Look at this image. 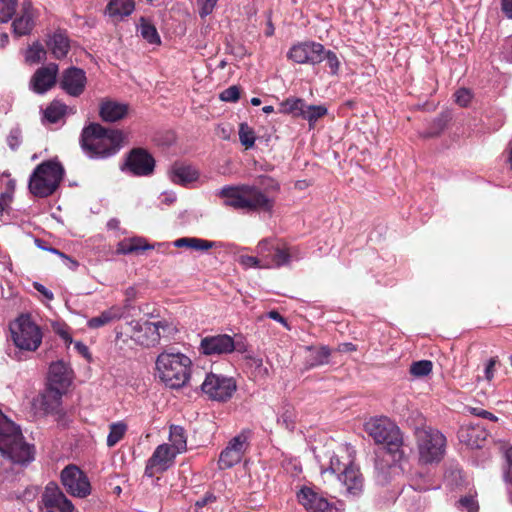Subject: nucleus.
I'll use <instances>...</instances> for the list:
<instances>
[{"label": "nucleus", "instance_id": "obj_1", "mask_svg": "<svg viewBox=\"0 0 512 512\" xmlns=\"http://www.w3.org/2000/svg\"><path fill=\"white\" fill-rule=\"evenodd\" d=\"M177 324L174 321L161 319L156 322L148 320H131L116 327V339L126 343L132 340L134 344L152 348L160 343V339L172 338L178 333Z\"/></svg>", "mask_w": 512, "mask_h": 512}, {"label": "nucleus", "instance_id": "obj_2", "mask_svg": "<svg viewBox=\"0 0 512 512\" xmlns=\"http://www.w3.org/2000/svg\"><path fill=\"white\" fill-rule=\"evenodd\" d=\"M125 135L119 129L105 128L99 123L86 125L80 135L83 152L92 159H105L123 147Z\"/></svg>", "mask_w": 512, "mask_h": 512}, {"label": "nucleus", "instance_id": "obj_3", "mask_svg": "<svg viewBox=\"0 0 512 512\" xmlns=\"http://www.w3.org/2000/svg\"><path fill=\"white\" fill-rule=\"evenodd\" d=\"M218 195L224 199L225 206L236 210L272 213L275 206V199L256 185L224 186Z\"/></svg>", "mask_w": 512, "mask_h": 512}, {"label": "nucleus", "instance_id": "obj_4", "mask_svg": "<svg viewBox=\"0 0 512 512\" xmlns=\"http://www.w3.org/2000/svg\"><path fill=\"white\" fill-rule=\"evenodd\" d=\"M0 452L13 463L25 465L34 460L35 448L25 442L21 429L0 410Z\"/></svg>", "mask_w": 512, "mask_h": 512}, {"label": "nucleus", "instance_id": "obj_5", "mask_svg": "<svg viewBox=\"0 0 512 512\" xmlns=\"http://www.w3.org/2000/svg\"><path fill=\"white\" fill-rule=\"evenodd\" d=\"M155 365L159 379L169 388H181L190 379L192 361L181 352L164 351L157 356Z\"/></svg>", "mask_w": 512, "mask_h": 512}, {"label": "nucleus", "instance_id": "obj_6", "mask_svg": "<svg viewBox=\"0 0 512 512\" xmlns=\"http://www.w3.org/2000/svg\"><path fill=\"white\" fill-rule=\"evenodd\" d=\"M365 431L376 444L383 446L391 456L392 462H398L403 458V435L389 418H371L365 423Z\"/></svg>", "mask_w": 512, "mask_h": 512}, {"label": "nucleus", "instance_id": "obj_7", "mask_svg": "<svg viewBox=\"0 0 512 512\" xmlns=\"http://www.w3.org/2000/svg\"><path fill=\"white\" fill-rule=\"evenodd\" d=\"M64 173V167L56 160L40 163L30 175L28 183L30 193L38 198L51 196L59 188Z\"/></svg>", "mask_w": 512, "mask_h": 512}, {"label": "nucleus", "instance_id": "obj_8", "mask_svg": "<svg viewBox=\"0 0 512 512\" xmlns=\"http://www.w3.org/2000/svg\"><path fill=\"white\" fill-rule=\"evenodd\" d=\"M14 345L22 351L35 352L42 344L43 333L30 314H21L10 324Z\"/></svg>", "mask_w": 512, "mask_h": 512}, {"label": "nucleus", "instance_id": "obj_9", "mask_svg": "<svg viewBox=\"0 0 512 512\" xmlns=\"http://www.w3.org/2000/svg\"><path fill=\"white\" fill-rule=\"evenodd\" d=\"M419 461L423 464L438 463L445 453L446 438L431 427L417 428L415 431Z\"/></svg>", "mask_w": 512, "mask_h": 512}, {"label": "nucleus", "instance_id": "obj_10", "mask_svg": "<svg viewBox=\"0 0 512 512\" xmlns=\"http://www.w3.org/2000/svg\"><path fill=\"white\" fill-rule=\"evenodd\" d=\"M40 512H76L72 502L55 482H49L41 494Z\"/></svg>", "mask_w": 512, "mask_h": 512}, {"label": "nucleus", "instance_id": "obj_11", "mask_svg": "<svg viewBox=\"0 0 512 512\" xmlns=\"http://www.w3.org/2000/svg\"><path fill=\"white\" fill-rule=\"evenodd\" d=\"M236 382L231 377L210 373L207 374L201 389L210 399L225 402L236 391Z\"/></svg>", "mask_w": 512, "mask_h": 512}, {"label": "nucleus", "instance_id": "obj_12", "mask_svg": "<svg viewBox=\"0 0 512 512\" xmlns=\"http://www.w3.org/2000/svg\"><path fill=\"white\" fill-rule=\"evenodd\" d=\"M61 483L68 494L85 498L91 493V485L86 474L75 465L66 466L60 474Z\"/></svg>", "mask_w": 512, "mask_h": 512}, {"label": "nucleus", "instance_id": "obj_13", "mask_svg": "<svg viewBox=\"0 0 512 512\" xmlns=\"http://www.w3.org/2000/svg\"><path fill=\"white\" fill-rule=\"evenodd\" d=\"M155 159L144 148H133L126 156L122 170L129 171L134 176H148L154 172Z\"/></svg>", "mask_w": 512, "mask_h": 512}, {"label": "nucleus", "instance_id": "obj_14", "mask_svg": "<svg viewBox=\"0 0 512 512\" xmlns=\"http://www.w3.org/2000/svg\"><path fill=\"white\" fill-rule=\"evenodd\" d=\"M323 44L315 41H304L294 44L287 53V58L297 64L317 65L321 63Z\"/></svg>", "mask_w": 512, "mask_h": 512}, {"label": "nucleus", "instance_id": "obj_15", "mask_svg": "<svg viewBox=\"0 0 512 512\" xmlns=\"http://www.w3.org/2000/svg\"><path fill=\"white\" fill-rule=\"evenodd\" d=\"M247 447L248 437L244 432L233 437L219 455V469H230L240 463Z\"/></svg>", "mask_w": 512, "mask_h": 512}, {"label": "nucleus", "instance_id": "obj_16", "mask_svg": "<svg viewBox=\"0 0 512 512\" xmlns=\"http://www.w3.org/2000/svg\"><path fill=\"white\" fill-rule=\"evenodd\" d=\"M296 499L308 512H339L334 503L308 486H302L297 491Z\"/></svg>", "mask_w": 512, "mask_h": 512}, {"label": "nucleus", "instance_id": "obj_17", "mask_svg": "<svg viewBox=\"0 0 512 512\" xmlns=\"http://www.w3.org/2000/svg\"><path fill=\"white\" fill-rule=\"evenodd\" d=\"M176 452L172 451L168 444H161L156 447L152 456L148 459L145 467V475L153 477L156 473L166 471L176 456Z\"/></svg>", "mask_w": 512, "mask_h": 512}, {"label": "nucleus", "instance_id": "obj_18", "mask_svg": "<svg viewBox=\"0 0 512 512\" xmlns=\"http://www.w3.org/2000/svg\"><path fill=\"white\" fill-rule=\"evenodd\" d=\"M338 479L345 487V493L348 496H359L364 490V477L360 468L349 461L345 469L338 474Z\"/></svg>", "mask_w": 512, "mask_h": 512}, {"label": "nucleus", "instance_id": "obj_19", "mask_svg": "<svg viewBox=\"0 0 512 512\" xmlns=\"http://www.w3.org/2000/svg\"><path fill=\"white\" fill-rule=\"evenodd\" d=\"M86 74L83 69L70 67L62 72L60 87L70 96H80L86 87Z\"/></svg>", "mask_w": 512, "mask_h": 512}, {"label": "nucleus", "instance_id": "obj_20", "mask_svg": "<svg viewBox=\"0 0 512 512\" xmlns=\"http://www.w3.org/2000/svg\"><path fill=\"white\" fill-rule=\"evenodd\" d=\"M233 348V337L227 334L206 336L200 342V351L209 356L230 354Z\"/></svg>", "mask_w": 512, "mask_h": 512}, {"label": "nucleus", "instance_id": "obj_21", "mask_svg": "<svg viewBox=\"0 0 512 512\" xmlns=\"http://www.w3.org/2000/svg\"><path fill=\"white\" fill-rule=\"evenodd\" d=\"M57 74L58 65L55 63L38 68L30 81L32 90L38 94L47 92L56 84Z\"/></svg>", "mask_w": 512, "mask_h": 512}, {"label": "nucleus", "instance_id": "obj_22", "mask_svg": "<svg viewBox=\"0 0 512 512\" xmlns=\"http://www.w3.org/2000/svg\"><path fill=\"white\" fill-rule=\"evenodd\" d=\"M34 19L35 14L32 3L28 0H24L21 4L20 13L12 22L13 33L15 36L20 37L30 34L35 25Z\"/></svg>", "mask_w": 512, "mask_h": 512}, {"label": "nucleus", "instance_id": "obj_23", "mask_svg": "<svg viewBox=\"0 0 512 512\" xmlns=\"http://www.w3.org/2000/svg\"><path fill=\"white\" fill-rule=\"evenodd\" d=\"M129 105L111 99H104L100 103L99 116L104 122H116L126 117Z\"/></svg>", "mask_w": 512, "mask_h": 512}, {"label": "nucleus", "instance_id": "obj_24", "mask_svg": "<svg viewBox=\"0 0 512 512\" xmlns=\"http://www.w3.org/2000/svg\"><path fill=\"white\" fill-rule=\"evenodd\" d=\"M306 356L304 360V368L310 370L329 363L332 350L326 346H306Z\"/></svg>", "mask_w": 512, "mask_h": 512}, {"label": "nucleus", "instance_id": "obj_25", "mask_svg": "<svg viewBox=\"0 0 512 512\" xmlns=\"http://www.w3.org/2000/svg\"><path fill=\"white\" fill-rule=\"evenodd\" d=\"M488 433L478 424L462 427L459 430V439L472 448H480L484 444Z\"/></svg>", "mask_w": 512, "mask_h": 512}, {"label": "nucleus", "instance_id": "obj_26", "mask_svg": "<svg viewBox=\"0 0 512 512\" xmlns=\"http://www.w3.org/2000/svg\"><path fill=\"white\" fill-rule=\"evenodd\" d=\"M48 385L60 389H67L70 385L69 368L63 361H56L50 365Z\"/></svg>", "mask_w": 512, "mask_h": 512}, {"label": "nucleus", "instance_id": "obj_27", "mask_svg": "<svg viewBox=\"0 0 512 512\" xmlns=\"http://www.w3.org/2000/svg\"><path fill=\"white\" fill-rule=\"evenodd\" d=\"M134 9V0H110L106 6L105 13L114 22H119L131 15Z\"/></svg>", "mask_w": 512, "mask_h": 512}, {"label": "nucleus", "instance_id": "obj_28", "mask_svg": "<svg viewBox=\"0 0 512 512\" xmlns=\"http://www.w3.org/2000/svg\"><path fill=\"white\" fill-rule=\"evenodd\" d=\"M198 176V171L191 165L175 163L171 169V180L175 184L186 185L196 181Z\"/></svg>", "mask_w": 512, "mask_h": 512}, {"label": "nucleus", "instance_id": "obj_29", "mask_svg": "<svg viewBox=\"0 0 512 512\" xmlns=\"http://www.w3.org/2000/svg\"><path fill=\"white\" fill-rule=\"evenodd\" d=\"M66 389L48 385L42 397V406L47 413H58L61 407L62 396Z\"/></svg>", "mask_w": 512, "mask_h": 512}, {"label": "nucleus", "instance_id": "obj_30", "mask_svg": "<svg viewBox=\"0 0 512 512\" xmlns=\"http://www.w3.org/2000/svg\"><path fill=\"white\" fill-rule=\"evenodd\" d=\"M123 315V309L119 306H112L100 313V315L92 317L88 320L87 326L90 329H98L115 320H118Z\"/></svg>", "mask_w": 512, "mask_h": 512}, {"label": "nucleus", "instance_id": "obj_31", "mask_svg": "<svg viewBox=\"0 0 512 512\" xmlns=\"http://www.w3.org/2000/svg\"><path fill=\"white\" fill-rule=\"evenodd\" d=\"M47 46L53 56L57 59L66 57L70 50V42L63 32L54 33L48 40Z\"/></svg>", "mask_w": 512, "mask_h": 512}, {"label": "nucleus", "instance_id": "obj_32", "mask_svg": "<svg viewBox=\"0 0 512 512\" xmlns=\"http://www.w3.org/2000/svg\"><path fill=\"white\" fill-rule=\"evenodd\" d=\"M154 248L153 245L147 243L145 238L142 237H133L129 239H124L117 244L116 253L117 254H132L138 253L140 251L148 250Z\"/></svg>", "mask_w": 512, "mask_h": 512}, {"label": "nucleus", "instance_id": "obj_33", "mask_svg": "<svg viewBox=\"0 0 512 512\" xmlns=\"http://www.w3.org/2000/svg\"><path fill=\"white\" fill-rule=\"evenodd\" d=\"M291 262V253L286 244L280 245L278 242L272 252L270 259L266 261V268H280L289 265Z\"/></svg>", "mask_w": 512, "mask_h": 512}, {"label": "nucleus", "instance_id": "obj_34", "mask_svg": "<svg viewBox=\"0 0 512 512\" xmlns=\"http://www.w3.org/2000/svg\"><path fill=\"white\" fill-rule=\"evenodd\" d=\"M177 248H189L196 251H207L214 247L213 241L196 238V237H182L173 242Z\"/></svg>", "mask_w": 512, "mask_h": 512}, {"label": "nucleus", "instance_id": "obj_35", "mask_svg": "<svg viewBox=\"0 0 512 512\" xmlns=\"http://www.w3.org/2000/svg\"><path fill=\"white\" fill-rule=\"evenodd\" d=\"M66 112L67 105L58 100H53L43 111V116L49 123L54 124L59 122L66 115Z\"/></svg>", "mask_w": 512, "mask_h": 512}, {"label": "nucleus", "instance_id": "obj_36", "mask_svg": "<svg viewBox=\"0 0 512 512\" xmlns=\"http://www.w3.org/2000/svg\"><path fill=\"white\" fill-rule=\"evenodd\" d=\"M169 439L171 441L172 448L177 454L186 451L187 439L183 427L179 425H171Z\"/></svg>", "mask_w": 512, "mask_h": 512}, {"label": "nucleus", "instance_id": "obj_37", "mask_svg": "<svg viewBox=\"0 0 512 512\" xmlns=\"http://www.w3.org/2000/svg\"><path fill=\"white\" fill-rule=\"evenodd\" d=\"M137 30L140 32V35L150 44H159L161 42L158 31L150 20L141 17Z\"/></svg>", "mask_w": 512, "mask_h": 512}, {"label": "nucleus", "instance_id": "obj_38", "mask_svg": "<svg viewBox=\"0 0 512 512\" xmlns=\"http://www.w3.org/2000/svg\"><path fill=\"white\" fill-rule=\"evenodd\" d=\"M305 101L301 98H288L280 103L279 112L291 114L294 117H301Z\"/></svg>", "mask_w": 512, "mask_h": 512}, {"label": "nucleus", "instance_id": "obj_39", "mask_svg": "<svg viewBox=\"0 0 512 512\" xmlns=\"http://www.w3.org/2000/svg\"><path fill=\"white\" fill-rule=\"evenodd\" d=\"M327 114V108L323 105H306L304 103V109L301 118L309 122L312 127L315 122L324 117Z\"/></svg>", "mask_w": 512, "mask_h": 512}, {"label": "nucleus", "instance_id": "obj_40", "mask_svg": "<svg viewBox=\"0 0 512 512\" xmlns=\"http://www.w3.org/2000/svg\"><path fill=\"white\" fill-rule=\"evenodd\" d=\"M127 432V425L124 422H115L109 425V434L107 436V446L114 447L123 439Z\"/></svg>", "mask_w": 512, "mask_h": 512}, {"label": "nucleus", "instance_id": "obj_41", "mask_svg": "<svg viewBox=\"0 0 512 512\" xmlns=\"http://www.w3.org/2000/svg\"><path fill=\"white\" fill-rule=\"evenodd\" d=\"M239 139L241 144L246 148L250 149L254 146L256 136L253 128L247 123H241L239 126Z\"/></svg>", "mask_w": 512, "mask_h": 512}, {"label": "nucleus", "instance_id": "obj_42", "mask_svg": "<svg viewBox=\"0 0 512 512\" xmlns=\"http://www.w3.org/2000/svg\"><path fill=\"white\" fill-rule=\"evenodd\" d=\"M18 0H0V22L6 23L15 15Z\"/></svg>", "mask_w": 512, "mask_h": 512}, {"label": "nucleus", "instance_id": "obj_43", "mask_svg": "<svg viewBox=\"0 0 512 512\" xmlns=\"http://www.w3.org/2000/svg\"><path fill=\"white\" fill-rule=\"evenodd\" d=\"M321 62L326 61L327 66L330 69V74L333 76H337L340 69V61L335 52L332 50H327L323 46V53H321Z\"/></svg>", "mask_w": 512, "mask_h": 512}, {"label": "nucleus", "instance_id": "obj_44", "mask_svg": "<svg viewBox=\"0 0 512 512\" xmlns=\"http://www.w3.org/2000/svg\"><path fill=\"white\" fill-rule=\"evenodd\" d=\"M277 241L272 238H266L259 241L256 249L257 254L261 257V259L266 262L270 259L272 252L275 249Z\"/></svg>", "mask_w": 512, "mask_h": 512}, {"label": "nucleus", "instance_id": "obj_45", "mask_svg": "<svg viewBox=\"0 0 512 512\" xmlns=\"http://www.w3.org/2000/svg\"><path fill=\"white\" fill-rule=\"evenodd\" d=\"M433 364L430 360H420L410 365V373L415 377H424L431 373Z\"/></svg>", "mask_w": 512, "mask_h": 512}, {"label": "nucleus", "instance_id": "obj_46", "mask_svg": "<svg viewBox=\"0 0 512 512\" xmlns=\"http://www.w3.org/2000/svg\"><path fill=\"white\" fill-rule=\"evenodd\" d=\"M46 50L40 43H34L27 51L26 60L29 63L36 64L45 59Z\"/></svg>", "mask_w": 512, "mask_h": 512}, {"label": "nucleus", "instance_id": "obj_47", "mask_svg": "<svg viewBox=\"0 0 512 512\" xmlns=\"http://www.w3.org/2000/svg\"><path fill=\"white\" fill-rule=\"evenodd\" d=\"M447 117L444 115H441L440 117H437L430 127L429 131H427L423 136L425 138H432L435 136H438L446 127L447 125Z\"/></svg>", "mask_w": 512, "mask_h": 512}, {"label": "nucleus", "instance_id": "obj_48", "mask_svg": "<svg viewBox=\"0 0 512 512\" xmlns=\"http://www.w3.org/2000/svg\"><path fill=\"white\" fill-rule=\"evenodd\" d=\"M258 182L263 186V192L267 195L269 192H278L280 190L279 183L270 176L261 175L258 177Z\"/></svg>", "mask_w": 512, "mask_h": 512}, {"label": "nucleus", "instance_id": "obj_49", "mask_svg": "<svg viewBox=\"0 0 512 512\" xmlns=\"http://www.w3.org/2000/svg\"><path fill=\"white\" fill-rule=\"evenodd\" d=\"M455 102L461 107H467L473 98L471 90L460 88L454 93Z\"/></svg>", "mask_w": 512, "mask_h": 512}, {"label": "nucleus", "instance_id": "obj_50", "mask_svg": "<svg viewBox=\"0 0 512 512\" xmlns=\"http://www.w3.org/2000/svg\"><path fill=\"white\" fill-rule=\"evenodd\" d=\"M240 263L245 266L246 268H260V269H267L264 262L261 257L256 256H249V255H243L240 257Z\"/></svg>", "mask_w": 512, "mask_h": 512}, {"label": "nucleus", "instance_id": "obj_51", "mask_svg": "<svg viewBox=\"0 0 512 512\" xmlns=\"http://www.w3.org/2000/svg\"><path fill=\"white\" fill-rule=\"evenodd\" d=\"M285 411L281 414L280 418L278 419L279 422H282L285 427L289 430L294 429L295 424V413L293 408L290 405H285Z\"/></svg>", "mask_w": 512, "mask_h": 512}, {"label": "nucleus", "instance_id": "obj_52", "mask_svg": "<svg viewBox=\"0 0 512 512\" xmlns=\"http://www.w3.org/2000/svg\"><path fill=\"white\" fill-rule=\"evenodd\" d=\"M499 359L497 356L491 357L485 365L484 369V378L491 382L494 379L495 372H496V366L499 365Z\"/></svg>", "mask_w": 512, "mask_h": 512}, {"label": "nucleus", "instance_id": "obj_53", "mask_svg": "<svg viewBox=\"0 0 512 512\" xmlns=\"http://www.w3.org/2000/svg\"><path fill=\"white\" fill-rule=\"evenodd\" d=\"M218 0H197L199 6V15L205 18L211 14L217 4Z\"/></svg>", "mask_w": 512, "mask_h": 512}, {"label": "nucleus", "instance_id": "obj_54", "mask_svg": "<svg viewBox=\"0 0 512 512\" xmlns=\"http://www.w3.org/2000/svg\"><path fill=\"white\" fill-rule=\"evenodd\" d=\"M220 98L226 102H236L240 98V88L238 86H231L221 93Z\"/></svg>", "mask_w": 512, "mask_h": 512}, {"label": "nucleus", "instance_id": "obj_55", "mask_svg": "<svg viewBox=\"0 0 512 512\" xmlns=\"http://www.w3.org/2000/svg\"><path fill=\"white\" fill-rule=\"evenodd\" d=\"M347 465H348V463H342L339 456L333 455L330 458V464H329L328 470L331 473L339 474L340 472H342L345 469V466H347Z\"/></svg>", "mask_w": 512, "mask_h": 512}, {"label": "nucleus", "instance_id": "obj_56", "mask_svg": "<svg viewBox=\"0 0 512 512\" xmlns=\"http://www.w3.org/2000/svg\"><path fill=\"white\" fill-rule=\"evenodd\" d=\"M459 503L468 512H476L478 509L477 501L472 496H465L459 500Z\"/></svg>", "mask_w": 512, "mask_h": 512}, {"label": "nucleus", "instance_id": "obj_57", "mask_svg": "<svg viewBox=\"0 0 512 512\" xmlns=\"http://www.w3.org/2000/svg\"><path fill=\"white\" fill-rule=\"evenodd\" d=\"M7 144L12 150H16L21 144V137L19 131H11L7 137Z\"/></svg>", "mask_w": 512, "mask_h": 512}, {"label": "nucleus", "instance_id": "obj_58", "mask_svg": "<svg viewBox=\"0 0 512 512\" xmlns=\"http://www.w3.org/2000/svg\"><path fill=\"white\" fill-rule=\"evenodd\" d=\"M471 413L477 417H481V418H484V419H489L490 421H497L498 418L492 414L491 412L487 411V410H484V409H481V408H477V407H474V408H471Z\"/></svg>", "mask_w": 512, "mask_h": 512}, {"label": "nucleus", "instance_id": "obj_59", "mask_svg": "<svg viewBox=\"0 0 512 512\" xmlns=\"http://www.w3.org/2000/svg\"><path fill=\"white\" fill-rule=\"evenodd\" d=\"M233 352L237 351L238 353H245L248 350V345L242 336L233 338Z\"/></svg>", "mask_w": 512, "mask_h": 512}, {"label": "nucleus", "instance_id": "obj_60", "mask_svg": "<svg viewBox=\"0 0 512 512\" xmlns=\"http://www.w3.org/2000/svg\"><path fill=\"white\" fill-rule=\"evenodd\" d=\"M12 196L9 193H0V216L9 208Z\"/></svg>", "mask_w": 512, "mask_h": 512}, {"label": "nucleus", "instance_id": "obj_61", "mask_svg": "<svg viewBox=\"0 0 512 512\" xmlns=\"http://www.w3.org/2000/svg\"><path fill=\"white\" fill-rule=\"evenodd\" d=\"M55 332L65 341L67 345L72 343V337L70 335L68 326L64 325L62 327L55 328Z\"/></svg>", "mask_w": 512, "mask_h": 512}, {"label": "nucleus", "instance_id": "obj_62", "mask_svg": "<svg viewBox=\"0 0 512 512\" xmlns=\"http://www.w3.org/2000/svg\"><path fill=\"white\" fill-rule=\"evenodd\" d=\"M33 287L36 291H38L40 294H42L47 300L51 301L54 299V294L52 291L47 289L44 285H42L39 282H34Z\"/></svg>", "mask_w": 512, "mask_h": 512}, {"label": "nucleus", "instance_id": "obj_63", "mask_svg": "<svg viewBox=\"0 0 512 512\" xmlns=\"http://www.w3.org/2000/svg\"><path fill=\"white\" fill-rule=\"evenodd\" d=\"M267 317L281 323L285 327H288L287 320L277 310L269 311L267 313Z\"/></svg>", "mask_w": 512, "mask_h": 512}, {"label": "nucleus", "instance_id": "obj_64", "mask_svg": "<svg viewBox=\"0 0 512 512\" xmlns=\"http://www.w3.org/2000/svg\"><path fill=\"white\" fill-rule=\"evenodd\" d=\"M501 10L508 19H512V0H501Z\"/></svg>", "mask_w": 512, "mask_h": 512}]
</instances>
